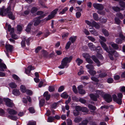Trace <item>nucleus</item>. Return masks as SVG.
Listing matches in <instances>:
<instances>
[{"mask_svg":"<svg viewBox=\"0 0 125 125\" xmlns=\"http://www.w3.org/2000/svg\"><path fill=\"white\" fill-rule=\"evenodd\" d=\"M10 35H11L12 38L13 39L15 40H16L18 39L17 35L15 34H14V33L11 34Z\"/></svg>","mask_w":125,"mask_h":125,"instance_id":"69168bd1","label":"nucleus"},{"mask_svg":"<svg viewBox=\"0 0 125 125\" xmlns=\"http://www.w3.org/2000/svg\"><path fill=\"white\" fill-rule=\"evenodd\" d=\"M10 7H8L6 9L4 6L0 8V15L4 16L6 15L8 12L10 10Z\"/></svg>","mask_w":125,"mask_h":125,"instance_id":"20e7f679","label":"nucleus"},{"mask_svg":"<svg viewBox=\"0 0 125 125\" xmlns=\"http://www.w3.org/2000/svg\"><path fill=\"white\" fill-rule=\"evenodd\" d=\"M88 106L90 109L93 110H94L96 109V107L92 105L89 104Z\"/></svg>","mask_w":125,"mask_h":125,"instance_id":"58836bf2","label":"nucleus"},{"mask_svg":"<svg viewBox=\"0 0 125 125\" xmlns=\"http://www.w3.org/2000/svg\"><path fill=\"white\" fill-rule=\"evenodd\" d=\"M58 10V9H56L52 11L51 14L49 15L48 16L47 18L46 19V20H49L53 18L57 13V12Z\"/></svg>","mask_w":125,"mask_h":125,"instance_id":"1a4fd4ad","label":"nucleus"},{"mask_svg":"<svg viewBox=\"0 0 125 125\" xmlns=\"http://www.w3.org/2000/svg\"><path fill=\"white\" fill-rule=\"evenodd\" d=\"M45 102V100L43 99H41L40 101V106H43Z\"/></svg>","mask_w":125,"mask_h":125,"instance_id":"de8ad7c7","label":"nucleus"},{"mask_svg":"<svg viewBox=\"0 0 125 125\" xmlns=\"http://www.w3.org/2000/svg\"><path fill=\"white\" fill-rule=\"evenodd\" d=\"M83 86L81 85L79 86L78 87V89L79 93L81 94H84L85 93V91L82 89Z\"/></svg>","mask_w":125,"mask_h":125,"instance_id":"f8f14e48","label":"nucleus"},{"mask_svg":"<svg viewBox=\"0 0 125 125\" xmlns=\"http://www.w3.org/2000/svg\"><path fill=\"white\" fill-rule=\"evenodd\" d=\"M112 47L115 49L117 50L118 49V45L115 43H113L111 44Z\"/></svg>","mask_w":125,"mask_h":125,"instance_id":"4c0bfd02","label":"nucleus"},{"mask_svg":"<svg viewBox=\"0 0 125 125\" xmlns=\"http://www.w3.org/2000/svg\"><path fill=\"white\" fill-rule=\"evenodd\" d=\"M67 125H72V123L71 120L69 119L67 120Z\"/></svg>","mask_w":125,"mask_h":125,"instance_id":"774afa93","label":"nucleus"},{"mask_svg":"<svg viewBox=\"0 0 125 125\" xmlns=\"http://www.w3.org/2000/svg\"><path fill=\"white\" fill-rule=\"evenodd\" d=\"M69 33H67L63 34L62 35V37L63 39L65 40L67 37Z\"/></svg>","mask_w":125,"mask_h":125,"instance_id":"603ef678","label":"nucleus"},{"mask_svg":"<svg viewBox=\"0 0 125 125\" xmlns=\"http://www.w3.org/2000/svg\"><path fill=\"white\" fill-rule=\"evenodd\" d=\"M116 16L121 19H123L124 18L123 15L120 12L117 13L116 14Z\"/></svg>","mask_w":125,"mask_h":125,"instance_id":"72a5a7b5","label":"nucleus"},{"mask_svg":"<svg viewBox=\"0 0 125 125\" xmlns=\"http://www.w3.org/2000/svg\"><path fill=\"white\" fill-rule=\"evenodd\" d=\"M43 96L45 98V99L46 100H48L50 99L51 97V95L49 94V92L48 91H46L43 94Z\"/></svg>","mask_w":125,"mask_h":125,"instance_id":"f3484780","label":"nucleus"},{"mask_svg":"<svg viewBox=\"0 0 125 125\" xmlns=\"http://www.w3.org/2000/svg\"><path fill=\"white\" fill-rule=\"evenodd\" d=\"M86 67L89 70H93L94 69V67L93 65L91 64H88L86 66Z\"/></svg>","mask_w":125,"mask_h":125,"instance_id":"cd10ccee","label":"nucleus"},{"mask_svg":"<svg viewBox=\"0 0 125 125\" xmlns=\"http://www.w3.org/2000/svg\"><path fill=\"white\" fill-rule=\"evenodd\" d=\"M12 93L14 95L16 96L20 94V92L19 90L17 89H14L12 92Z\"/></svg>","mask_w":125,"mask_h":125,"instance_id":"b1692460","label":"nucleus"},{"mask_svg":"<svg viewBox=\"0 0 125 125\" xmlns=\"http://www.w3.org/2000/svg\"><path fill=\"white\" fill-rule=\"evenodd\" d=\"M76 62L78 64V65L79 66L80 64L83 62V61L79 58H78L76 60Z\"/></svg>","mask_w":125,"mask_h":125,"instance_id":"c85d7f7f","label":"nucleus"},{"mask_svg":"<svg viewBox=\"0 0 125 125\" xmlns=\"http://www.w3.org/2000/svg\"><path fill=\"white\" fill-rule=\"evenodd\" d=\"M73 113L74 116H76L79 115V112L78 111L75 110H73Z\"/></svg>","mask_w":125,"mask_h":125,"instance_id":"4d7b16f0","label":"nucleus"},{"mask_svg":"<svg viewBox=\"0 0 125 125\" xmlns=\"http://www.w3.org/2000/svg\"><path fill=\"white\" fill-rule=\"evenodd\" d=\"M61 96L62 98H66L68 97L69 95L66 92H64L61 94Z\"/></svg>","mask_w":125,"mask_h":125,"instance_id":"bb28decb","label":"nucleus"},{"mask_svg":"<svg viewBox=\"0 0 125 125\" xmlns=\"http://www.w3.org/2000/svg\"><path fill=\"white\" fill-rule=\"evenodd\" d=\"M107 81L108 83H111L114 82V80L113 79H107Z\"/></svg>","mask_w":125,"mask_h":125,"instance_id":"bf43d9fd","label":"nucleus"},{"mask_svg":"<svg viewBox=\"0 0 125 125\" xmlns=\"http://www.w3.org/2000/svg\"><path fill=\"white\" fill-rule=\"evenodd\" d=\"M93 6L95 9L99 10H102L104 8V6L102 5L101 4H93Z\"/></svg>","mask_w":125,"mask_h":125,"instance_id":"9d476101","label":"nucleus"},{"mask_svg":"<svg viewBox=\"0 0 125 125\" xmlns=\"http://www.w3.org/2000/svg\"><path fill=\"white\" fill-rule=\"evenodd\" d=\"M37 10V8L35 7H33L32 8L31 12L32 13H33L36 12Z\"/></svg>","mask_w":125,"mask_h":125,"instance_id":"6e6d98bb","label":"nucleus"},{"mask_svg":"<svg viewBox=\"0 0 125 125\" xmlns=\"http://www.w3.org/2000/svg\"><path fill=\"white\" fill-rule=\"evenodd\" d=\"M68 8L67 7H65L62 10V11H60L59 13L60 14H63L65 13V12L68 10Z\"/></svg>","mask_w":125,"mask_h":125,"instance_id":"a878e982","label":"nucleus"},{"mask_svg":"<svg viewBox=\"0 0 125 125\" xmlns=\"http://www.w3.org/2000/svg\"><path fill=\"white\" fill-rule=\"evenodd\" d=\"M92 25L94 27L97 29H98L100 27V25L98 23L96 22L95 21H93L92 23Z\"/></svg>","mask_w":125,"mask_h":125,"instance_id":"aec40b11","label":"nucleus"},{"mask_svg":"<svg viewBox=\"0 0 125 125\" xmlns=\"http://www.w3.org/2000/svg\"><path fill=\"white\" fill-rule=\"evenodd\" d=\"M90 31L91 34L94 35L95 36H97L98 35V32H97V31L94 29L90 30Z\"/></svg>","mask_w":125,"mask_h":125,"instance_id":"393cba45","label":"nucleus"},{"mask_svg":"<svg viewBox=\"0 0 125 125\" xmlns=\"http://www.w3.org/2000/svg\"><path fill=\"white\" fill-rule=\"evenodd\" d=\"M5 47L7 51H9L10 52H11L13 49V46L10 44L6 45Z\"/></svg>","mask_w":125,"mask_h":125,"instance_id":"a211bd4d","label":"nucleus"},{"mask_svg":"<svg viewBox=\"0 0 125 125\" xmlns=\"http://www.w3.org/2000/svg\"><path fill=\"white\" fill-rule=\"evenodd\" d=\"M9 85L10 87L11 88H15L17 86V85L14 82L10 83L9 84Z\"/></svg>","mask_w":125,"mask_h":125,"instance_id":"c756f323","label":"nucleus"},{"mask_svg":"<svg viewBox=\"0 0 125 125\" xmlns=\"http://www.w3.org/2000/svg\"><path fill=\"white\" fill-rule=\"evenodd\" d=\"M76 36H74L73 37H71L69 39L70 41H71L72 43H73L76 40Z\"/></svg>","mask_w":125,"mask_h":125,"instance_id":"ea45409f","label":"nucleus"},{"mask_svg":"<svg viewBox=\"0 0 125 125\" xmlns=\"http://www.w3.org/2000/svg\"><path fill=\"white\" fill-rule=\"evenodd\" d=\"M93 17L95 21H98L99 20V17L98 15L96 13H94L93 14Z\"/></svg>","mask_w":125,"mask_h":125,"instance_id":"473e14b6","label":"nucleus"},{"mask_svg":"<svg viewBox=\"0 0 125 125\" xmlns=\"http://www.w3.org/2000/svg\"><path fill=\"white\" fill-rule=\"evenodd\" d=\"M115 23L119 25L120 24L121 21L119 18L117 17H115Z\"/></svg>","mask_w":125,"mask_h":125,"instance_id":"2f4dec72","label":"nucleus"},{"mask_svg":"<svg viewBox=\"0 0 125 125\" xmlns=\"http://www.w3.org/2000/svg\"><path fill=\"white\" fill-rule=\"evenodd\" d=\"M34 69V68H33V67L31 66H29L27 69H25V73L29 75L30 73L31 70Z\"/></svg>","mask_w":125,"mask_h":125,"instance_id":"2eb2a0df","label":"nucleus"},{"mask_svg":"<svg viewBox=\"0 0 125 125\" xmlns=\"http://www.w3.org/2000/svg\"><path fill=\"white\" fill-rule=\"evenodd\" d=\"M28 110L30 113L31 114L34 113L35 112V110L33 107H30Z\"/></svg>","mask_w":125,"mask_h":125,"instance_id":"f704fd0d","label":"nucleus"},{"mask_svg":"<svg viewBox=\"0 0 125 125\" xmlns=\"http://www.w3.org/2000/svg\"><path fill=\"white\" fill-rule=\"evenodd\" d=\"M20 89L22 92L23 93L26 92L27 91L25 86L24 85H21L20 86Z\"/></svg>","mask_w":125,"mask_h":125,"instance_id":"4be33fe9","label":"nucleus"},{"mask_svg":"<svg viewBox=\"0 0 125 125\" xmlns=\"http://www.w3.org/2000/svg\"><path fill=\"white\" fill-rule=\"evenodd\" d=\"M41 17H39L37 18H35L34 21V25L35 26H37L38 25L41 21L40 20L41 19Z\"/></svg>","mask_w":125,"mask_h":125,"instance_id":"dca6fc26","label":"nucleus"},{"mask_svg":"<svg viewBox=\"0 0 125 125\" xmlns=\"http://www.w3.org/2000/svg\"><path fill=\"white\" fill-rule=\"evenodd\" d=\"M4 101L5 102L6 105L9 107H12L14 106L12 101L8 98L4 99Z\"/></svg>","mask_w":125,"mask_h":125,"instance_id":"0eeeda50","label":"nucleus"},{"mask_svg":"<svg viewBox=\"0 0 125 125\" xmlns=\"http://www.w3.org/2000/svg\"><path fill=\"white\" fill-rule=\"evenodd\" d=\"M73 90L74 92L75 93H77L76 88L75 85H73Z\"/></svg>","mask_w":125,"mask_h":125,"instance_id":"338daca9","label":"nucleus"},{"mask_svg":"<svg viewBox=\"0 0 125 125\" xmlns=\"http://www.w3.org/2000/svg\"><path fill=\"white\" fill-rule=\"evenodd\" d=\"M83 32L87 35H89L90 34L89 31L85 29H84Z\"/></svg>","mask_w":125,"mask_h":125,"instance_id":"052dcab7","label":"nucleus"},{"mask_svg":"<svg viewBox=\"0 0 125 125\" xmlns=\"http://www.w3.org/2000/svg\"><path fill=\"white\" fill-rule=\"evenodd\" d=\"M64 86H61L58 88V91L59 92H61L64 90Z\"/></svg>","mask_w":125,"mask_h":125,"instance_id":"5fc2aeb1","label":"nucleus"},{"mask_svg":"<svg viewBox=\"0 0 125 125\" xmlns=\"http://www.w3.org/2000/svg\"><path fill=\"white\" fill-rule=\"evenodd\" d=\"M119 3L121 7H124L121 9V10H124L125 9L124 7H125V2L122 0H120L119 2Z\"/></svg>","mask_w":125,"mask_h":125,"instance_id":"5701e85b","label":"nucleus"},{"mask_svg":"<svg viewBox=\"0 0 125 125\" xmlns=\"http://www.w3.org/2000/svg\"><path fill=\"white\" fill-rule=\"evenodd\" d=\"M81 111L82 112L85 113H87L88 111V109L86 107H83L81 108Z\"/></svg>","mask_w":125,"mask_h":125,"instance_id":"79ce46f5","label":"nucleus"},{"mask_svg":"<svg viewBox=\"0 0 125 125\" xmlns=\"http://www.w3.org/2000/svg\"><path fill=\"white\" fill-rule=\"evenodd\" d=\"M25 40L24 39V40H23L21 41V46L22 47H24L25 46Z\"/></svg>","mask_w":125,"mask_h":125,"instance_id":"e2e57ef3","label":"nucleus"},{"mask_svg":"<svg viewBox=\"0 0 125 125\" xmlns=\"http://www.w3.org/2000/svg\"><path fill=\"white\" fill-rule=\"evenodd\" d=\"M104 97L105 101L108 103H109L112 100V96L109 94H105Z\"/></svg>","mask_w":125,"mask_h":125,"instance_id":"9b49d317","label":"nucleus"},{"mask_svg":"<svg viewBox=\"0 0 125 125\" xmlns=\"http://www.w3.org/2000/svg\"><path fill=\"white\" fill-rule=\"evenodd\" d=\"M11 9L10 8V10L8 12V15L9 18L12 20H14L15 19V17L13 15V13L11 11Z\"/></svg>","mask_w":125,"mask_h":125,"instance_id":"4468645a","label":"nucleus"},{"mask_svg":"<svg viewBox=\"0 0 125 125\" xmlns=\"http://www.w3.org/2000/svg\"><path fill=\"white\" fill-rule=\"evenodd\" d=\"M33 24V22H30L28 25L26 29V31L27 32H29L30 31L31 29V26Z\"/></svg>","mask_w":125,"mask_h":125,"instance_id":"6ab92c4d","label":"nucleus"},{"mask_svg":"<svg viewBox=\"0 0 125 125\" xmlns=\"http://www.w3.org/2000/svg\"><path fill=\"white\" fill-rule=\"evenodd\" d=\"M7 68L5 64L3 63H0V71H4V69H5Z\"/></svg>","mask_w":125,"mask_h":125,"instance_id":"412c9836","label":"nucleus"},{"mask_svg":"<svg viewBox=\"0 0 125 125\" xmlns=\"http://www.w3.org/2000/svg\"><path fill=\"white\" fill-rule=\"evenodd\" d=\"M100 42L102 47L103 49L106 51L107 52H108L109 54H113L114 53L116 52V51H110L104 42L102 41H100Z\"/></svg>","mask_w":125,"mask_h":125,"instance_id":"423d86ee","label":"nucleus"},{"mask_svg":"<svg viewBox=\"0 0 125 125\" xmlns=\"http://www.w3.org/2000/svg\"><path fill=\"white\" fill-rule=\"evenodd\" d=\"M87 38L88 39L92 42H94L95 41V39L93 37L91 36H88Z\"/></svg>","mask_w":125,"mask_h":125,"instance_id":"3c124183","label":"nucleus"},{"mask_svg":"<svg viewBox=\"0 0 125 125\" xmlns=\"http://www.w3.org/2000/svg\"><path fill=\"white\" fill-rule=\"evenodd\" d=\"M54 119V117H50L48 118L47 121L49 122H52Z\"/></svg>","mask_w":125,"mask_h":125,"instance_id":"c03bdc74","label":"nucleus"},{"mask_svg":"<svg viewBox=\"0 0 125 125\" xmlns=\"http://www.w3.org/2000/svg\"><path fill=\"white\" fill-rule=\"evenodd\" d=\"M81 118H76L74 119V121L76 123H78L81 121Z\"/></svg>","mask_w":125,"mask_h":125,"instance_id":"864d4df0","label":"nucleus"},{"mask_svg":"<svg viewBox=\"0 0 125 125\" xmlns=\"http://www.w3.org/2000/svg\"><path fill=\"white\" fill-rule=\"evenodd\" d=\"M45 81L44 80H43L42 81H41L38 85V86L39 87H41L43 83Z\"/></svg>","mask_w":125,"mask_h":125,"instance_id":"680f3d73","label":"nucleus"},{"mask_svg":"<svg viewBox=\"0 0 125 125\" xmlns=\"http://www.w3.org/2000/svg\"><path fill=\"white\" fill-rule=\"evenodd\" d=\"M89 73L91 75H94L96 73V72L95 71L93 70H89Z\"/></svg>","mask_w":125,"mask_h":125,"instance_id":"49530a36","label":"nucleus"},{"mask_svg":"<svg viewBox=\"0 0 125 125\" xmlns=\"http://www.w3.org/2000/svg\"><path fill=\"white\" fill-rule=\"evenodd\" d=\"M96 94H91L90 95V97L91 99L95 101H97V98L99 96L98 94H102L103 93V92L101 90H97L96 91Z\"/></svg>","mask_w":125,"mask_h":125,"instance_id":"39448f33","label":"nucleus"},{"mask_svg":"<svg viewBox=\"0 0 125 125\" xmlns=\"http://www.w3.org/2000/svg\"><path fill=\"white\" fill-rule=\"evenodd\" d=\"M112 8L116 12L119 11L121 10L120 8L118 7H113Z\"/></svg>","mask_w":125,"mask_h":125,"instance_id":"c9c22d12","label":"nucleus"},{"mask_svg":"<svg viewBox=\"0 0 125 125\" xmlns=\"http://www.w3.org/2000/svg\"><path fill=\"white\" fill-rule=\"evenodd\" d=\"M26 92L27 94L29 95H31L33 94L32 92L30 90H27Z\"/></svg>","mask_w":125,"mask_h":125,"instance_id":"37998d69","label":"nucleus"},{"mask_svg":"<svg viewBox=\"0 0 125 125\" xmlns=\"http://www.w3.org/2000/svg\"><path fill=\"white\" fill-rule=\"evenodd\" d=\"M123 96V94L121 93H119L118 94L117 96L118 98H117L116 95L114 94L112 96L113 100L119 104L120 105L122 104V98Z\"/></svg>","mask_w":125,"mask_h":125,"instance_id":"f03ea898","label":"nucleus"},{"mask_svg":"<svg viewBox=\"0 0 125 125\" xmlns=\"http://www.w3.org/2000/svg\"><path fill=\"white\" fill-rule=\"evenodd\" d=\"M91 58L97 64L98 66H99L100 65V62L95 56H92L91 57Z\"/></svg>","mask_w":125,"mask_h":125,"instance_id":"ddd939ff","label":"nucleus"},{"mask_svg":"<svg viewBox=\"0 0 125 125\" xmlns=\"http://www.w3.org/2000/svg\"><path fill=\"white\" fill-rule=\"evenodd\" d=\"M55 90L54 86H49V87L48 90L50 92H52L54 91Z\"/></svg>","mask_w":125,"mask_h":125,"instance_id":"a19ab883","label":"nucleus"},{"mask_svg":"<svg viewBox=\"0 0 125 125\" xmlns=\"http://www.w3.org/2000/svg\"><path fill=\"white\" fill-rule=\"evenodd\" d=\"M71 44V42L70 41H69L67 43L65 48L66 49H68L70 47V45Z\"/></svg>","mask_w":125,"mask_h":125,"instance_id":"8fccbe9b","label":"nucleus"},{"mask_svg":"<svg viewBox=\"0 0 125 125\" xmlns=\"http://www.w3.org/2000/svg\"><path fill=\"white\" fill-rule=\"evenodd\" d=\"M96 56L99 59H103L102 55L98 53Z\"/></svg>","mask_w":125,"mask_h":125,"instance_id":"0e129e2a","label":"nucleus"},{"mask_svg":"<svg viewBox=\"0 0 125 125\" xmlns=\"http://www.w3.org/2000/svg\"><path fill=\"white\" fill-rule=\"evenodd\" d=\"M73 57L71 56L69 57H66L63 58L61 62V64L58 67L60 69H63L65 67H68L69 66L68 63L70 62Z\"/></svg>","mask_w":125,"mask_h":125,"instance_id":"f257e3e1","label":"nucleus"},{"mask_svg":"<svg viewBox=\"0 0 125 125\" xmlns=\"http://www.w3.org/2000/svg\"><path fill=\"white\" fill-rule=\"evenodd\" d=\"M81 13L80 12H78L76 13V17L77 18H79L81 16Z\"/></svg>","mask_w":125,"mask_h":125,"instance_id":"13d9d810","label":"nucleus"},{"mask_svg":"<svg viewBox=\"0 0 125 125\" xmlns=\"http://www.w3.org/2000/svg\"><path fill=\"white\" fill-rule=\"evenodd\" d=\"M102 32L106 36H107L109 35L108 32L107 30L104 29H103L102 30Z\"/></svg>","mask_w":125,"mask_h":125,"instance_id":"7c9ffc66","label":"nucleus"},{"mask_svg":"<svg viewBox=\"0 0 125 125\" xmlns=\"http://www.w3.org/2000/svg\"><path fill=\"white\" fill-rule=\"evenodd\" d=\"M88 46L91 50H94L95 49L96 51H97L98 49L99 50H102L100 47L99 46H97L96 47L95 46L91 43H89L88 44Z\"/></svg>","mask_w":125,"mask_h":125,"instance_id":"6e6552de","label":"nucleus"},{"mask_svg":"<svg viewBox=\"0 0 125 125\" xmlns=\"http://www.w3.org/2000/svg\"><path fill=\"white\" fill-rule=\"evenodd\" d=\"M8 113L10 115H8V117L11 119L13 120H16L17 119V117L14 116V115L16 114L17 112L15 110H13L12 109H10V108H8L7 109Z\"/></svg>","mask_w":125,"mask_h":125,"instance_id":"7ed1b4c3","label":"nucleus"},{"mask_svg":"<svg viewBox=\"0 0 125 125\" xmlns=\"http://www.w3.org/2000/svg\"><path fill=\"white\" fill-rule=\"evenodd\" d=\"M88 122L87 120H85L80 123L79 125H87Z\"/></svg>","mask_w":125,"mask_h":125,"instance_id":"e433bc0d","label":"nucleus"},{"mask_svg":"<svg viewBox=\"0 0 125 125\" xmlns=\"http://www.w3.org/2000/svg\"><path fill=\"white\" fill-rule=\"evenodd\" d=\"M86 60L88 63L90 64H92L93 62L92 60L90 58H86Z\"/></svg>","mask_w":125,"mask_h":125,"instance_id":"a18cd8bd","label":"nucleus"},{"mask_svg":"<svg viewBox=\"0 0 125 125\" xmlns=\"http://www.w3.org/2000/svg\"><path fill=\"white\" fill-rule=\"evenodd\" d=\"M106 75V74L105 73H102L99 75V77L100 78H104L105 77Z\"/></svg>","mask_w":125,"mask_h":125,"instance_id":"09e8293b","label":"nucleus"}]
</instances>
